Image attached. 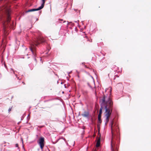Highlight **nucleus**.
Wrapping results in <instances>:
<instances>
[{
	"mask_svg": "<svg viewBox=\"0 0 151 151\" xmlns=\"http://www.w3.org/2000/svg\"><path fill=\"white\" fill-rule=\"evenodd\" d=\"M101 108L99 110V115H101L102 109L105 108L104 115L106 117V123L108 122L112 110L113 102L109 96L104 95L100 100Z\"/></svg>",
	"mask_w": 151,
	"mask_h": 151,
	"instance_id": "1",
	"label": "nucleus"
},
{
	"mask_svg": "<svg viewBox=\"0 0 151 151\" xmlns=\"http://www.w3.org/2000/svg\"><path fill=\"white\" fill-rule=\"evenodd\" d=\"M11 17L9 13L6 20L3 21V32L4 35L6 36L9 34V29L12 28L11 25L9 23Z\"/></svg>",
	"mask_w": 151,
	"mask_h": 151,
	"instance_id": "2",
	"label": "nucleus"
},
{
	"mask_svg": "<svg viewBox=\"0 0 151 151\" xmlns=\"http://www.w3.org/2000/svg\"><path fill=\"white\" fill-rule=\"evenodd\" d=\"M44 138L43 137H41L39 139L38 143L40 145V147L42 150L44 146Z\"/></svg>",
	"mask_w": 151,
	"mask_h": 151,
	"instance_id": "3",
	"label": "nucleus"
},
{
	"mask_svg": "<svg viewBox=\"0 0 151 151\" xmlns=\"http://www.w3.org/2000/svg\"><path fill=\"white\" fill-rule=\"evenodd\" d=\"M29 50L30 51H31V52L32 53V54L34 56V59L36 61V59L35 58V56L36 55V54L35 53V47H34V46H31L29 48Z\"/></svg>",
	"mask_w": 151,
	"mask_h": 151,
	"instance_id": "4",
	"label": "nucleus"
},
{
	"mask_svg": "<svg viewBox=\"0 0 151 151\" xmlns=\"http://www.w3.org/2000/svg\"><path fill=\"white\" fill-rule=\"evenodd\" d=\"M43 7L42 6V5H41L40 6L38 7L37 9H30L27 11V12H32L35 11H38L39 10L42 8H43Z\"/></svg>",
	"mask_w": 151,
	"mask_h": 151,
	"instance_id": "5",
	"label": "nucleus"
},
{
	"mask_svg": "<svg viewBox=\"0 0 151 151\" xmlns=\"http://www.w3.org/2000/svg\"><path fill=\"white\" fill-rule=\"evenodd\" d=\"M44 41L42 40H41L40 38L38 39L37 40L35 41V42L33 44V45H35L36 46L40 42H44Z\"/></svg>",
	"mask_w": 151,
	"mask_h": 151,
	"instance_id": "6",
	"label": "nucleus"
},
{
	"mask_svg": "<svg viewBox=\"0 0 151 151\" xmlns=\"http://www.w3.org/2000/svg\"><path fill=\"white\" fill-rule=\"evenodd\" d=\"M89 112L85 111L83 114H81V115L84 117L88 118H89Z\"/></svg>",
	"mask_w": 151,
	"mask_h": 151,
	"instance_id": "7",
	"label": "nucleus"
},
{
	"mask_svg": "<svg viewBox=\"0 0 151 151\" xmlns=\"http://www.w3.org/2000/svg\"><path fill=\"white\" fill-rule=\"evenodd\" d=\"M101 115H99L98 114V119L99 122L100 123H101Z\"/></svg>",
	"mask_w": 151,
	"mask_h": 151,
	"instance_id": "8",
	"label": "nucleus"
},
{
	"mask_svg": "<svg viewBox=\"0 0 151 151\" xmlns=\"http://www.w3.org/2000/svg\"><path fill=\"white\" fill-rule=\"evenodd\" d=\"M100 144V139H99L98 140L97 143L96 144V146L97 147H98L99 146Z\"/></svg>",
	"mask_w": 151,
	"mask_h": 151,
	"instance_id": "9",
	"label": "nucleus"
},
{
	"mask_svg": "<svg viewBox=\"0 0 151 151\" xmlns=\"http://www.w3.org/2000/svg\"><path fill=\"white\" fill-rule=\"evenodd\" d=\"M91 88L93 92H94L95 95H96V88L95 87H94L93 88H92L91 87Z\"/></svg>",
	"mask_w": 151,
	"mask_h": 151,
	"instance_id": "10",
	"label": "nucleus"
},
{
	"mask_svg": "<svg viewBox=\"0 0 151 151\" xmlns=\"http://www.w3.org/2000/svg\"><path fill=\"white\" fill-rule=\"evenodd\" d=\"M42 4H41V5L42 6H43L44 7L45 3V0H42Z\"/></svg>",
	"mask_w": 151,
	"mask_h": 151,
	"instance_id": "11",
	"label": "nucleus"
},
{
	"mask_svg": "<svg viewBox=\"0 0 151 151\" xmlns=\"http://www.w3.org/2000/svg\"><path fill=\"white\" fill-rule=\"evenodd\" d=\"M11 71V73H14V74L15 73V71L14 70H13L12 69V68H11V71Z\"/></svg>",
	"mask_w": 151,
	"mask_h": 151,
	"instance_id": "12",
	"label": "nucleus"
},
{
	"mask_svg": "<svg viewBox=\"0 0 151 151\" xmlns=\"http://www.w3.org/2000/svg\"><path fill=\"white\" fill-rule=\"evenodd\" d=\"M60 139H63L64 140V141H65V142L66 143H67V144H68V143L67 142L65 138H60Z\"/></svg>",
	"mask_w": 151,
	"mask_h": 151,
	"instance_id": "13",
	"label": "nucleus"
},
{
	"mask_svg": "<svg viewBox=\"0 0 151 151\" xmlns=\"http://www.w3.org/2000/svg\"><path fill=\"white\" fill-rule=\"evenodd\" d=\"M12 107L9 108L8 109V111L9 112L10 111H11L12 110Z\"/></svg>",
	"mask_w": 151,
	"mask_h": 151,
	"instance_id": "14",
	"label": "nucleus"
},
{
	"mask_svg": "<svg viewBox=\"0 0 151 151\" xmlns=\"http://www.w3.org/2000/svg\"><path fill=\"white\" fill-rule=\"evenodd\" d=\"M15 146L16 147H18V144H16L15 145Z\"/></svg>",
	"mask_w": 151,
	"mask_h": 151,
	"instance_id": "15",
	"label": "nucleus"
},
{
	"mask_svg": "<svg viewBox=\"0 0 151 151\" xmlns=\"http://www.w3.org/2000/svg\"><path fill=\"white\" fill-rule=\"evenodd\" d=\"M112 125H111V130H112V131H111V132H112V134H113V133H112V131H112V130H112Z\"/></svg>",
	"mask_w": 151,
	"mask_h": 151,
	"instance_id": "16",
	"label": "nucleus"
},
{
	"mask_svg": "<svg viewBox=\"0 0 151 151\" xmlns=\"http://www.w3.org/2000/svg\"><path fill=\"white\" fill-rule=\"evenodd\" d=\"M71 72H72V71H70V72H69V73H68V74H70V73Z\"/></svg>",
	"mask_w": 151,
	"mask_h": 151,
	"instance_id": "17",
	"label": "nucleus"
},
{
	"mask_svg": "<svg viewBox=\"0 0 151 151\" xmlns=\"http://www.w3.org/2000/svg\"><path fill=\"white\" fill-rule=\"evenodd\" d=\"M76 72L78 73H79V72L77 71V70H76Z\"/></svg>",
	"mask_w": 151,
	"mask_h": 151,
	"instance_id": "18",
	"label": "nucleus"
},
{
	"mask_svg": "<svg viewBox=\"0 0 151 151\" xmlns=\"http://www.w3.org/2000/svg\"><path fill=\"white\" fill-rule=\"evenodd\" d=\"M59 20H60L61 21H63V20H62V19H59Z\"/></svg>",
	"mask_w": 151,
	"mask_h": 151,
	"instance_id": "19",
	"label": "nucleus"
},
{
	"mask_svg": "<svg viewBox=\"0 0 151 151\" xmlns=\"http://www.w3.org/2000/svg\"><path fill=\"white\" fill-rule=\"evenodd\" d=\"M78 78L79 77V76L78 75Z\"/></svg>",
	"mask_w": 151,
	"mask_h": 151,
	"instance_id": "20",
	"label": "nucleus"
},
{
	"mask_svg": "<svg viewBox=\"0 0 151 151\" xmlns=\"http://www.w3.org/2000/svg\"><path fill=\"white\" fill-rule=\"evenodd\" d=\"M22 83H23V84H25V83L23 82H22Z\"/></svg>",
	"mask_w": 151,
	"mask_h": 151,
	"instance_id": "21",
	"label": "nucleus"
},
{
	"mask_svg": "<svg viewBox=\"0 0 151 151\" xmlns=\"http://www.w3.org/2000/svg\"><path fill=\"white\" fill-rule=\"evenodd\" d=\"M112 151H114L112 149Z\"/></svg>",
	"mask_w": 151,
	"mask_h": 151,
	"instance_id": "22",
	"label": "nucleus"
},
{
	"mask_svg": "<svg viewBox=\"0 0 151 151\" xmlns=\"http://www.w3.org/2000/svg\"><path fill=\"white\" fill-rule=\"evenodd\" d=\"M75 22H77V21H75Z\"/></svg>",
	"mask_w": 151,
	"mask_h": 151,
	"instance_id": "23",
	"label": "nucleus"
},
{
	"mask_svg": "<svg viewBox=\"0 0 151 151\" xmlns=\"http://www.w3.org/2000/svg\"><path fill=\"white\" fill-rule=\"evenodd\" d=\"M111 91V89H110V91Z\"/></svg>",
	"mask_w": 151,
	"mask_h": 151,
	"instance_id": "24",
	"label": "nucleus"
},
{
	"mask_svg": "<svg viewBox=\"0 0 151 151\" xmlns=\"http://www.w3.org/2000/svg\"><path fill=\"white\" fill-rule=\"evenodd\" d=\"M74 145V144L73 145V146Z\"/></svg>",
	"mask_w": 151,
	"mask_h": 151,
	"instance_id": "25",
	"label": "nucleus"
}]
</instances>
